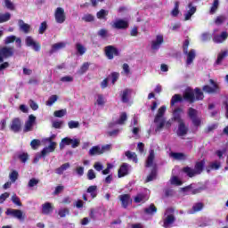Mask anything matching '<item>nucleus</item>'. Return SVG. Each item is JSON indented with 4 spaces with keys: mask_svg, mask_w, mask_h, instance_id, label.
Masks as SVG:
<instances>
[{
    "mask_svg": "<svg viewBox=\"0 0 228 228\" xmlns=\"http://www.w3.org/2000/svg\"><path fill=\"white\" fill-rule=\"evenodd\" d=\"M127 159H132L134 163H138V155L135 152H132L131 151H127L125 152Z\"/></svg>",
    "mask_w": 228,
    "mask_h": 228,
    "instance_id": "obj_33",
    "label": "nucleus"
},
{
    "mask_svg": "<svg viewBox=\"0 0 228 228\" xmlns=\"http://www.w3.org/2000/svg\"><path fill=\"white\" fill-rule=\"evenodd\" d=\"M184 99V94L182 96L181 94H175L171 98L170 104L171 106H175L176 102H183Z\"/></svg>",
    "mask_w": 228,
    "mask_h": 228,
    "instance_id": "obj_30",
    "label": "nucleus"
},
{
    "mask_svg": "<svg viewBox=\"0 0 228 228\" xmlns=\"http://www.w3.org/2000/svg\"><path fill=\"white\" fill-rule=\"evenodd\" d=\"M209 83L210 85H212L213 87L208 85L204 86L202 88L203 92H205L206 94H220V86H218V84L211 78L209 79Z\"/></svg>",
    "mask_w": 228,
    "mask_h": 228,
    "instance_id": "obj_8",
    "label": "nucleus"
},
{
    "mask_svg": "<svg viewBox=\"0 0 228 228\" xmlns=\"http://www.w3.org/2000/svg\"><path fill=\"white\" fill-rule=\"evenodd\" d=\"M126 120H127V113L122 112L119 116V118L116 121V124L118 126H124Z\"/></svg>",
    "mask_w": 228,
    "mask_h": 228,
    "instance_id": "obj_35",
    "label": "nucleus"
},
{
    "mask_svg": "<svg viewBox=\"0 0 228 228\" xmlns=\"http://www.w3.org/2000/svg\"><path fill=\"white\" fill-rule=\"evenodd\" d=\"M35 122H37V117H35L33 114L29 115L28 120L25 122L23 133H29V131H33Z\"/></svg>",
    "mask_w": 228,
    "mask_h": 228,
    "instance_id": "obj_13",
    "label": "nucleus"
},
{
    "mask_svg": "<svg viewBox=\"0 0 228 228\" xmlns=\"http://www.w3.org/2000/svg\"><path fill=\"white\" fill-rule=\"evenodd\" d=\"M104 54L109 60H113L115 56H120V51L113 45H107L104 47Z\"/></svg>",
    "mask_w": 228,
    "mask_h": 228,
    "instance_id": "obj_6",
    "label": "nucleus"
},
{
    "mask_svg": "<svg viewBox=\"0 0 228 228\" xmlns=\"http://www.w3.org/2000/svg\"><path fill=\"white\" fill-rule=\"evenodd\" d=\"M114 28L116 29H127L129 28V22L124 20H118L114 23Z\"/></svg>",
    "mask_w": 228,
    "mask_h": 228,
    "instance_id": "obj_22",
    "label": "nucleus"
},
{
    "mask_svg": "<svg viewBox=\"0 0 228 228\" xmlns=\"http://www.w3.org/2000/svg\"><path fill=\"white\" fill-rule=\"evenodd\" d=\"M13 42H16V45L17 47H19V49L22 47V40L20 39V37H17L15 36H9L6 37L4 39L5 45H8L9 44H13Z\"/></svg>",
    "mask_w": 228,
    "mask_h": 228,
    "instance_id": "obj_15",
    "label": "nucleus"
},
{
    "mask_svg": "<svg viewBox=\"0 0 228 228\" xmlns=\"http://www.w3.org/2000/svg\"><path fill=\"white\" fill-rule=\"evenodd\" d=\"M129 174V164L127 163H123L118 171V177H126Z\"/></svg>",
    "mask_w": 228,
    "mask_h": 228,
    "instance_id": "obj_20",
    "label": "nucleus"
},
{
    "mask_svg": "<svg viewBox=\"0 0 228 228\" xmlns=\"http://www.w3.org/2000/svg\"><path fill=\"white\" fill-rule=\"evenodd\" d=\"M19 159L21 161V163H26L28 161L29 155L28 153H21L18 156Z\"/></svg>",
    "mask_w": 228,
    "mask_h": 228,
    "instance_id": "obj_64",
    "label": "nucleus"
},
{
    "mask_svg": "<svg viewBox=\"0 0 228 228\" xmlns=\"http://www.w3.org/2000/svg\"><path fill=\"white\" fill-rule=\"evenodd\" d=\"M225 20H227V17H225V15H219L216 18L215 24L216 26H222V24H224Z\"/></svg>",
    "mask_w": 228,
    "mask_h": 228,
    "instance_id": "obj_41",
    "label": "nucleus"
},
{
    "mask_svg": "<svg viewBox=\"0 0 228 228\" xmlns=\"http://www.w3.org/2000/svg\"><path fill=\"white\" fill-rule=\"evenodd\" d=\"M9 178L11 179L12 183H15L17 179H19V172L16 170H12V173L9 175Z\"/></svg>",
    "mask_w": 228,
    "mask_h": 228,
    "instance_id": "obj_52",
    "label": "nucleus"
},
{
    "mask_svg": "<svg viewBox=\"0 0 228 228\" xmlns=\"http://www.w3.org/2000/svg\"><path fill=\"white\" fill-rule=\"evenodd\" d=\"M227 54H228L227 51L220 53L217 55V59L216 61V65H220V63H222V61H224V59L226 58Z\"/></svg>",
    "mask_w": 228,
    "mask_h": 228,
    "instance_id": "obj_45",
    "label": "nucleus"
},
{
    "mask_svg": "<svg viewBox=\"0 0 228 228\" xmlns=\"http://www.w3.org/2000/svg\"><path fill=\"white\" fill-rule=\"evenodd\" d=\"M219 4H220V3L218 0H214L212 6L210 8V11H209L210 15H215V13H216Z\"/></svg>",
    "mask_w": 228,
    "mask_h": 228,
    "instance_id": "obj_40",
    "label": "nucleus"
},
{
    "mask_svg": "<svg viewBox=\"0 0 228 228\" xmlns=\"http://www.w3.org/2000/svg\"><path fill=\"white\" fill-rule=\"evenodd\" d=\"M172 158L178 159L179 161H184L186 159V154L183 152H171Z\"/></svg>",
    "mask_w": 228,
    "mask_h": 228,
    "instance_id": "obj_34",
    "label": "nucleus"
},
{
    "mask_svg": "<svg viewBox=\"0 0 228 228\" xmlns=\"http://www.w3.org/2000/svg\"><path fill=\"white\" fill-rule=\"evenodd\" d=\"M25 44L27 47H31L33 51L36 53H40V49H42V45L38 41H35V39L31 36H28L25 39Z\"/></svg>",
    "mask_w": 228,
    "mask_h": 228,
    "instance_id": "obj_5",
    "label": "nucleus"
},
{
    "mask_svg": "<svg viewBox=\"0 0 228 228\" xmlns=\"http://www.w3.org/2000/svg\"><path fill=\"white\" fill-rule=\"evenodd\" d=\"M144 213L145 215H154V213H158V208L151 203L150 207L144 208Z\"/></svg>",
    "mask_w": 228,
    "mask_h": 228,
    "instance_id": "obj_32",
    "label": "nucleus"
},
{
    "mask_svg": "<svg viewBox=\"0 0 228 228\" xmlns=\"http://www.w3.org/2000/svg\"><path fill=\"white\" fill-rule=\"evenodd\" d=\"M228 38L227 31H223L220 35H216L213 37L215 44H224Z\"/></svg>",
    "mask_w": 228,
    "mask_h": 228,
    "instance_id": "obj_19",
    "label": "nucleus"
},
{
    "mask_svg": "<svg viewBox=\"0 0 228 228\" xmlns=\"http://www.w3.org/2000/svg\"><path fill=\"white\" fill-rule=\"evenodd\" d=\"M6 216H13L18 220H24V215L20 209L7 208L5 211Z\"/></svg>",
    "mask_w": 228,
    "mask_h": 228,
    "instance_id": "obj_12",
    "label": "nucleus"
},
{
    "mask_svg": "<svg viewBox=\"0 0 228 228\" xmlns=\"http://www.w3.org/2000/svg\"><path fill=\"white\" fill-rule=\"evenodd\" d=\"M94 19L95 18L94 17V15L86 14L83 16L82 20H84L85 22H94Z\"/></svg>",
    "mask_w": 228,
    "mask_h": 228,
    "instance_id": "obj_59",
    "label": "nucleus"
},
{
    "mask_svg": "<svg viewBox=\"0 0 228 228\" xmlns=\"http://www.w3.org/2000/svg\"><path fill=\"white\" fill-rule=\"evenodd\" d=\"M188 7L190 8L187 13L185 14L184 20H190L191 16L197 12V7L193 6L192 3H189Z\"/></svg>",
    "mask_w": 228,
    "mask_h": 228,
    "instance_id": "obj_25",
    "label": "nucleus"
},
{
    "mask_svg": "<svg viewBox=\"0 0 228 228\" xmlns=\"http://www.w3.org/2000/svg\"><path fill=\"white\" fill-rule=\"evenodd\" d=\"M12 56H13V48L8 46L0 48V63H3L8 58H12Z\"/></svg>",
    "mask_w": 228,
    "mask_h": 228,
    "instance_id": "obj_9",
    "label": "nucleus"
},
{
    "mask_svg": "<svg viewBox=\"0 0 228 228\" xmlns=\"http://www.w3.org/2000/svg\"><path fill=\"white\" fill-rule=\"evenodd\" d=\"M154 159H156V152L154 151V150H150L144 167L145 168H151V167H152V168L151 173L147 176L145 183H151V181H154V179H156V176L158 175V168L156 167V164H154Z\"/></svg>",
    "mask_w": 228,
    "mask_h": 228,
    "instance_id": "obj_1",
    "label": "nucleus"
},
{
    "mask_svg": "<svg viewBox=\"0 0 228 228\" xmlns=\"http://www.w3.org/2000/svg\"><path fill=\"white\" fill-rule=\"evenodd\" d=\"M183 109H181L179 107L175 109L173 111L172 120H174V122H178V124L184 122L183 118H181V115H183Z\"/></svg>",
    "mask_w": 228,
    "mask_h": 228,
    "instance_id": "obj_17",
    "label": "nucleus"
},
{
    "mask_svg": "<svg viewBox=\"0 0 228 228\" xmlns=\"http://www.w3.org/2000/svg\"><path fill=\"white\" fill-rule=\"evenodd\" d=\"M11 200L12 203L15 204V206H22V202L20 201V198H19V196H17V194H13L11 198Z\"/></svg>",
    "mask_w": 228,
    "mask_h": 228,
    "instance_id": "obj_48",
    "label": "nucleus"
},
{
    "mask_svg": "<svg viewBox=\"0 0 228 228\" xmlns=\"http://www.w3.org/2000/svg\"><path fill=\"white\" fill-rule=\"evenodd\" d=\"M66 45H67V44H65L63 42L53 44L52 45V49L50 50V54L56 53V51H60V49H64V47H66Z\"/></svg>",
    "mask_w": 228,
    "mask_h": 228,
    "instance_id": "obj_27",
    "label": "nucleus"
},
{
    "mask_svg": "<svg viewBox=\"0 0 228 228\" xmlns=\"http://www.w3.org/2000/svg\"><path fill=\"white\" fill-rule=\"evenodd\" d=\"M30 147L35 151L40 147V140L33 139L30 142Z\"/></svg>",
    "mask_w": 228,
    "mask_h": 228,
    "instance_id": "obj_56",
    "label": "nucleus"
},
{
    "mask_svg": "<svg viewBox=\"0 0 228 228\" xmlns=\"http://www.w3.org/2000/svg\"><path fill=\"white\" fill-rule=\"evenodd\" d=\"M183 100L190 104H193L195 101H204V93L199 87H196L194 91L191 88H188L183 93Z\"/></svg>",
    "mask_w": 228,
    "mask_h": 228,
    "instance_id": "obj_2",
    "label": "nucleus"
},
{
    "mask_svg": "<svg viewBox=\"0 0 228 228\" xmlns=\"http://www.w3.org/2000/svg\"><path fill=\"white\" fill-rule=\"evenodd\" d=\"M54 211V207L50 202H45L42 205V213L43 215H51Z\"/></svg>",
    "mask_w": 228,
    "mask_h": 228,
    "instance_id": "obj_24",
    "label": "nucleus"
},
{
    "mask_svg": "<svg viewBox=\"0 0 228 228\" xmlns=\"http://www.w3.org/2000/svg\"><path fill=\"white\" fill-rule=\"evenodd\" d=\"M165 42V38L163 37V35H157L156 40L151 41V49L152 51H158L159 47H161V45Z\"/></svg>",
    "mask_w": 228,
    "mask_h": 228,
    "instance_id": "obj_16",
    "label": "nucleus"
},
{
    "mask_svg": "<svg viewBox=\"0 0 228 228\" xmlns=\"http://www.w3.org/2000/svg\"><path fill=\"white\" fill-rule=\"evenodd\" d=\"M165 111H167V107L165 106H161L159 110H158V113L155 116L154 118V123L158 124L159 122V120L165 118L163 117H165Z\"/></svg>",
    "mask_w": 228,
    "mask_h": 228,
    "instance_id": "obj_23",
    "label": "nucleus"
},
{
    "mask_svg": "<svg viewBox=\"0 0 228 228\" xmlns=\"http://www.w3.org/2000/svg\"><path fill=\"white\" fill-rule=\"evenodd\" d=\"M182 172H183V174L187 175V177H195V175H197V173L195 172V169L190 167H184L182 169Z\"/></svg>",
    "mask_w": 228,
    "mask_h": 228,
    "instance_id": "obj_29",
    "label": "nucleus"
},
{
    "mask_svg": "<svg viewBox=\"0 0 228 228\" xmlns=\"http://www.w3.org/2000/svg\"><path fill=\"white\" fill-rule=\"evenodd\" d=\"M171 184H174L175 186H181L183 185V181L179 179L177 176H173L170 179Z\"/></svg>",
    "mask_w": 228,
    "mask_h": 228,
    "instance_id": "obj_49",
    "label": "nucleus"
},
{
    "mask_svg": "<svg viewBox=\"0 0 228 228\" xmlns=\"http://www.w3.org/2000/svg\"><path fill=\"white\" fill-rule=\"evenodd\" d=\"M75 47H76L77 53L80 56H83V54H85V53H86V47H85V45H83L81 43H77Z\"/></svg>",
    "mask_w": 228,
    "mask_h": 228,
    "instance_id": "obj_36",
    "label": "nucleus"
},
{
    "mask_svg": "<svg viewBox=\"0 0 228 228\" xmlns=\"http://www.w3.org/2000/svg\"><path fill=\"white\" fill-rule=\"evenodd\" d=\"M216 127H218L217 124L210 125L207 128H205L204 133H206V134H209V133H212V131H215Z\"/></svg>",
    "mask_w": 228,
    "mask_h": 228,
    "instance_id": "obj_57",
    "label": "nucleus"
},
{
    "mask_svg": "<svg viewBox=\"0 0 228 228\" xmlns=\"http://www.w3.org/2000/svg\"><path fill=\"white\" fill-rule=\"evenodd\" d=\"M88 69H90V63L84 62L79 69V74H85V72H86Z\"/></svg>",
    "mask_w": 228,
    "mask_h": 228,
    "instance_id": "obj_58",
    "label": "nucleus"
},
{
    "mask_svg": "<svg viewBox=\"0 0 228 228\" xmlns=\"http://www.w3.org/2000/svg\"><path fill=\"white\" fill-rule=\"evenodd\" d=\"M187 115L189 118L191 120L194 127L200 126V124H202V119L199 118V110H195L191 107L188 109Z\"/></svg>",
    "mask_w": 228,
    "mask_h": 228,
    "instance_id": "obj_4",
    "label": "nucleus"
},
{
    "mask_svg": "<svg viewBox=\"0 0 228 228\" xmlns=\"http://www.w3.org/2000/svg\"><path fill=\"white\" fill-rule=\"evenodd\" d=\"M202 209H204V203L202 202H198L192 207L193 213H199V211H202Z\"/></svg>",
    "mask_w": 228,
    "mask_h": 228,
    "instance_id": "obj_46",
    "label": "nucleus"
},
{
    "mask_svg": "<svg viewBox=\"0 0 228 228\" xmlns=\"http://www.w3.org/2000/svg\"><path fill=\"white\" fill-rule=\"evenodd\" d=\"M69 168H70V163H64L55 169V174H58V175H63V172H65V170H69Z\"/></svg>",
    "mask_w": 228,
    "mask_h": 228,
    "instance_id": "obj_28",
    "label": "nucleus"
},
{
    "mask_svg": "<svg viewBox=\"0 0 228 228\" xmlns=\"http://www.w3.org/2000/svg\"><path fill=\"white\" fill-rule=\"evenodd\" d=\"M97 175H95V172H94V169H89L87 172V179L89 181H94Z\"/></svg>",
    "mask_w": 228,
    "mask_h": 228,
    "instance_id": "obj_62",
    "label": "nucleus"
},
{
    "mask_svg": "<svg viewBox=\"0 0 228 228\" xmlns=\"http://www.w3.org/2000/svg\"><path fill=\"white\" fill-rule=\"evenodd\" d=\"M4 4H5V8H7V10H12V11L15 10V5L12 2V0H4Z\"/></svg>",
    "mask_w": 228,
    "mask_h": 228,
    "instance_id": "obj_61",
    "label": "nucleus"
},
{
    "mask_svg": "<svg viewBox=\"0 0 228 228\" xmlns=\"http://www.w3.org/2000/svg\"><path fill=\"white\" fill-rule=\"evenodd\" d=\"M40 181L37 178H32L28 181V188H33V186H37Z\"/></svg>",
    "mask_w": 228,
    "mask_h": 228,
    "instance_id": "obj_63",
    "label": "nucleus"
},
{
    "mask_svg": "<svg viewBox=\"0 0 228 228\" xmlns=\"http://www.w3.org/2000/svg\"><path fill=\"white\" fill-rule=\"evenodd\" d=\"M165 124H167V119H165V118L160 119L157 125L155 131L158 132V131H160L161 129H163L165 127Z\"/></svg>",
    "mask_w": 228,
    "mask_h": 228,
    "instance_id": "obj_53",
    "label": "nucleus"
},
{
    "mask_svg": "<svg viewBox=\"0 0 228 228\" xmlns=\"http://www.w3.org/2000/svg\"><path fill=\"white\" fill-rule=\"evenodd\" d=\"M171 15L173 17H177V15H179V2L175 3V7L171 12Z\"/></svg>",
    "mask_w": 228,
    "mask_h": 228,
    "instance_id": "obj_54",
    "label": "nucleus"
},
{
    "mask_svg": "<svg viewBox=\"0 0 228 228\" xmlns=\"http://www.w3.org/2000/svg\"><path fill=\"white\" fill-rule=\"evenodd\" d=\"M58 101V95L53 94L49 97L48 101L46 102V106H53L54 102Z\"/></svg>",
    "mask_w": 228,
    "mask_h": 228,
    "instance_id": "obj_51",
    "label": "nucleus"
},
{
    "mask_svg": "<svg viewBox=\"0 0 228 228\" xmlns=\"http://www.w3.org/2000/svg\"><path fill=\"white\" fill-rule=\"evenodd\" d=\"M54 19L57 24H63L67 20V15L65 14V9L57 7L54 12Z\"/></svg>",
    "mask_w": 228,
    "mask_h": 228,
    "instance_id": "obj_7",
    "label": "nucleus"
},
{
    "mask_svg": "<svg viewBox=\"0 0 228 228\" xmlns=\"http://www.w3.org/2000/svg\"><path fill=\"white\" fill-rule=\"evenodd\" d=\"M175 222V216L174 215H168L165 219H164V224L163 227L165 228H170V225Z\"/></svg>",
    "mask_w": 228,
    "mask_h": 228,
    "instance_id": "obj_26",
    "label": "nucleus"
},
{
    "mask_svg": "<svg viewBox=\"0 0 228 228\" xmlns=\"http://www.w3.org/2000/svg\"><path fill=\"white\" fill-rule=\"evenodd\" d=\"M87 193H90L92 199L97 197V185H91L86 190Z\"/></svg>",
    "mask_w": 228,
    "mask_h": 228,
    "instance_id": "obj_37",
    "label": "nucleus"
},
{
    "mask_svg": "<svg viewBox=\"0 0 228 228\" xmlns=\"http://www.w3.org/2000/svg\"><path fill=\"white\" fill-rule=\"evenodd\" d=\"M53 115L57 118H61V117H65V115H67V109H61L59 110H55Z\"/></svg>",
    "mask_w": 228,
    "mask_h": 228,
    "instance_id": "obj_47",
    "label": "nucleus"
},
{
    "mask_svg": "<svg viewBox=\"0 0 228 228\" xmlns=\"http://www.w3.org/2000/svg\"><path fill=\"white\" fill-rule=\"evenodd\" d=\"M110 13L109 11H106L104 9L100 10L97 13H96V17L97 19L102 20V19H106V17H108V14Z\"/></svg>",
    "mask_w": 228,
    "mask_h": 228,
    "instance_id": "obj_43",
    "label": "nucleus"
},
{
    "mask_svg": "<svg viewBox=\"0 0 228 228\" xmlns=\"http://www.w3.org/2000/svg\"><path fill=\"white\" fill-rule=\"evenodd\" d=\"M69 213H70V210H69V208H61L59 210V216H61V218H65V216H67V215H69Z\"/></svg>",
    "mask_w": 228,
    "mask_h": 228,
    "instance_id": "obj_55",
    "label": "nucleus"
},
{
    "mask_svg": "<svg viewBox=\"0 0 228 228\" xmlns=\"http://www.w3.org/2000/svg\"><path fill=\"white\" fill-rule=\"evenodd\" d=\"M19 26L20 29L24 31L26 34L29 33V29H31V26H29L28 23H25L22 20H19Z\"/></svg>",
    "mask_w": 228,
    "mask_h": 228,
    "instance_id": "obj_31",
    "label": "nucleus"
},
{
    "mask_svg": "<svg viewBox=\"0 0 228 228\" xmlns=\"http://www.w3.org/2000/svg\"><path fill=\"white\" fill-rule=\"evenodd\" d=\"M12 19V14L10 12L1 13L0 12V24L8 22Z\"/></svg>",
    "mask_w": 228,
    "mask_h": 228,
    "instance_id": "obj_38",
    "label": "nucleus"
},
{
    "mask_svg": "<svg viewBox=\"0 0 228 228\" xmlns=\"http://www.w3.org/2000/svg\"><path fill=\"white\" fill-rule=\"evenodd\" d=\"M118 200H120L121 206L124 209H127L130 204H133L131 194H121L118 196Z\"/></svg>",
    "mask_w": 228,
    "mask_h": 228,
    "instance_id": "obj_14",
    "label": "nucleus"
},
{
    "mask_svg": "<svg viewBox=\"0 0 228 228\" xmlns=\"http://www.w3.org/2000/svg\"><path fill=\"white\" fill-rule=\"evenodd\" d=\"M204 167H206V161L200 160L197 161L194 165V172H196V175H200L202 172H204Z\"/></svg>",
    "mask_w": 228,
    "mask_h": 228,
    "instance_id": "obj_21",
    "label": "nucleus"
},
{
    "mask_svg": "<svg viewBox=\"0 0 228 228\" xmlns=\"http://www.w3.org/2000/svg\"><path fill=\"white\" fill-rule=\"evenodd\" d=\"M130 93H131V89H125L123 91V94L121 95L122 102H125V103L129 102V98L128 97H129Z\"/></svg>",
    "mask_w": 228,
    "mask_h": 228,
    "instance_id": "obj_39",
    "label": "nucleus"
},
{
    "mask_svg": "<svg viewBox=\"0 0 228 228\" xmlns=\"http://www.w3.org/2000/svg\"><path fill=\"white\" fill-rule=\"evenodd\" d=\"M68 126L69 129H77L79 127V122L71 120L68 123Z\"/></svg>",
    "mask_w": 228,
    "mask_h": 228,
    "instance_id": "obj_60",
    "label": "nucleus"
},
{
    "mask_svg": "<svg viewBox=\"0 0 228 228\" xmlns=\"http://www.w3.org/2000/svg\"><path fill=\"white\" fill-rule=\"evenodd\" d=\"M80 141L79 139H70L69 137H65L61 139L60 143V149H63L65 145H71L72 149H76V147H79Z\"/></svg>",
    "mask_w": 228,
    "mask_h": 228,
    "instance_id": "obj_10",
    "label": "nucleus"
},
{
    "mask_svg": "<svg viewBox=\"0 0 228 228\" xmlns=\"http://www.w3.org/2000/svg\"><path fill=\"white\" fill-rule=\"evenodd\" d=\"M188 47H190V40L185 39L183 44V53L187 56L186 65H191L195 60L197 54L195 53V49H191L188 52Z\"/></svg>",
    "mask_w": 228,
    "mask_h": 228,
    "instance_id": "obj_3",
    "label": "nucleus"
},
{
    "mask_svg": "<svg viewBox=\"0 0 228 228\" xmlns=\"http://www.w3.org/2000/svg\"><path fill=\"white\" fill-rule=\"evenodd\" d=\"M177 136H186L188 134V127L184 121H182V123H178V129L176 131Z\"/></svg>",
    "mask_w": 228,
    "mask_h": 228,
    "instance_id": "obj_18",
    "label": "nucleus"
},
{
    "mask_svg": "<svg viewBox=\"0 0 228 228\" xmlns=\"http://www.w3.org/2000/svg\"><path fill=\"white\" fill-rule=\"evenodd\" d=\"M101 148L99 146H94L92 149L89 151V155L90 156H99L101 155Z\"/></svg>",
    "mask_w": 228,
    "mask_h": 228,
    "instance_id": "obj_44",
    "label": "nucleus"
},
{
    "mask_svg": "<svg viewBox=\"0 0 228 228\" xmlns=\"http://www.w3.org/2000/svg\"><path fill=\"white\" fill-rule=\"evenodd\" d=\"M46 30H47V21H43L40 24V27H39V29H38V33H39V35H44Z\"/></svg>",
    "mask_w": 228,
    "mask_h": 228,
    "instance_id": "obj_50",
    "label": "nucleus"
},
{
    "mask_svg": "<svg viewBox=\"0 0 228 228\" xmlns=\"http://www.w3.org/2000/svg\"><path fill=\"white\" fill-rule=\"evenodd\" d=\"M9 129L12 133H20V131L22 130V120H20V118H12L9 126Z\"/></svg>",
    "mask_w": 228,
    "mask_h": 228,
    "instance_id": "obj_11",
    "label": "nucleus"
},
{
    "mask_svg": "<svg viewBox=\"0 0 228 228\" xmlns=\"http://www.w3.org/2000/svg\"><path fill=\"white\" fill-rule=\"evenodd\" d=\"M109 79H111L112 85H115L117 81H118V78L120 77V73L118 72H112L110 75H109Z\"/></svg>",
    "mask_w": 228,
    "mask_h": 228,
    "instance_id": "obj_42",
    "label": "nucleus"
}]
</instances>
